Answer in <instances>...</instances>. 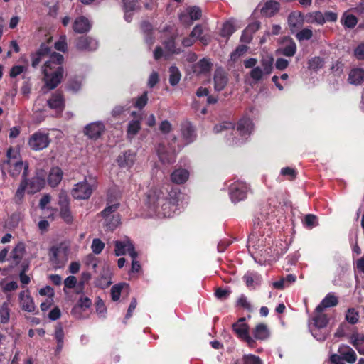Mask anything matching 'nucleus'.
<instances>
[{
	"label": "nucleus",
	"mask_w": 364,
	"mask_h": 364,
	"mask_svg": "<svg viewBox=\"0 0 364 364\" xmlns=\"http://www.w3.org/2000/svg\"><path fill=\"white\" fill-rule=\"evenodd\" d=\"M180 196L181 193L177 190L171 191L166 197L161 188L153 187L146 193L145 204L159 217H171L176 210Z\"/></svg>",
	"instance_id": "1"
},
{
	"label": "nucleus",
	"mask_w": 364,
	"mask_h": 364,
	"mask_svg": "<svg viewBox=\"0 0 364 364\" xmlns=\"http://www.w3.org/2000/svg\"><path fill=\"white\" fill-rule=\"evenodd\" d=\"M63 61V57L61 54L53 53L43 66L44 81L50 90L55 88L61 82L63 75L61 66Z\"/></svg>",
	"instance_id": "2"
},
{
	"label": "nucleus",
	"mask_w": 364,
	"mask_h": 364,
	"mask_svg": "<svg viewBox=\"0 0 364 364\" xmlns=\"http://www.w3.org/2000/svg\"><path fill=\"white\" fill-rule=\"evenodd\" d=\"M28 164H23L19 151L13 148H9L6 152V159L1 165L2 172L4 174L6 171L12 177L19 176L23 169V176L26 177L28 173Z\"/></svg>",
	"instance_id": "3"
},
{
	"label": "nucleus",
	"mask_w": 364,
	"mask_h": 364,
	"mask_svg": "<svg viewBox=\"0 0 364 364\" xmlns=\"http://www.w3.org/2000/svg\"><path fill=\"white\" fill-rule=\"evenodd\" d=\"M253 127V124L250 119H241L237 124V129L234 130L237 136L228 139L229 144L234 146L243 144L252 133Z\"/></svg>",
	"instance_id": "4"
},
{
	"label": "nucleus",
	"mask_w": 364,
	"mask_h": 364,
	"mask_svg": "<svg viewBox=\"0 0 364 364\" xmlns=\"http://www.w3.org/2000/svg\"><path fill=\"white\" fill-rule=\"evenodd\" d=\"M95 188V181L89 183L87 179H85L83 181L75 184L71 191V194L75 199L87 200L90 197Z\"/></svg>",
	"instance_id": "5"
},
{
	"label": "nucleus",
	"mask_w": 364,
	"mask_h": 364,
	"mask_svg": "<svg viewBox=\"0 0 364 364\" xmlns=\"http://www.w3.org/2000/svg\"><path fill=\"white\" fill-rule=\"evenodd\" d=\"M50 143L48 133L38 130L32 134L28 140V145L33 151H41L46 149Z\"/></svg>",
	"instance_id": "6"
},
{
	"label": "nucleus",
	"mask_w": 364,
	"mask_h": 364,
	"mask_svg": "<svg viewBox=\"0 0 364 364\" xmlns=\"http://www.w3.org/2000/svg\"><path fill=\"white\" fill-rule=\"evenodd\" d=\"M261 64L262 67L256 66L250 73L251 78L256 82L262 80L265 76L269 75L272 73L273 58H263Z\"/></svg>",
	"instance_id": "7"
},
{
	"label": "nucleus",
	"mask_w": 364,
	"mask_h": 364,
	"mask_svg": "<svg viewBox=\"0 0 364 364\" xmlns=\"http://www.w3.org/2000/svg\"><path fill=\"white\" fill-rule=\"evenodd\" d=\"M248 187L242 181L232 183L229 188V196L232 203H236L245 200L247 197Z\"/></svg>",
	"instance_id": "8"
},
{
	"label": "nucleus",
	"mask_w": 364,
	"mask_h": 364,
	"mask_svg": "<svg viewBox=\"0 0 364 364\" xmlns=\"http://www.w3.org/2000/svg\"><path fill=\"white\" fill-rule=\"evenodd\" d=\"M46 173L43 170L38 171L34 177L28 180H23L26 184V189L28 193L33 194L41 189H43L46 185L45 180Z\"/></svg>",
	"instance_id": "9"
},
{
	"label": "nucleus",
	"mask_w": 364,
	"mask_h": 364,
	"mask_svg": "<svg viewBox=\"0 0 364 364\" xmlns=\"http://www.w3.org/2000/svg\"><path fill=\"white\" fill-rule=\"evenodd\" d=\"M114 252L116 256H121L128 253L132 259H136L138 256L133 244L127 237L124 238L123 240H117L115 242Z\"/></svg>",
	"instance_id": "10"
},
{
	"label": "nucleus",
	"mask_w": 364,
	"mask_h": 364,
	"mask_svg": "<svg viewBox=\"0 0 364 364\" xmlns=\"http://www.w3.org/2000/svg\"><path fill=\"white\" fill-rule=\"evenodd\" d=\"M234 332L242 340L252 347L255 344V340L249 336L248 326L245 323V318H241L238 321L232 325Z\"/></svg>",
	"instance_id": "11"
},
{
	"label": "nucleus",
	"mask_w": 364,
	"mask_h": 364,
	"mask_svg": "<svg viewBox=\"0 0 364 364\" xmlns=\"http://www.w3.org/2000/svg\"><path fill=\"white\" fill-rule=\"evenodd\" d=\"M202 16V11L198 6H189L185 11L180 14V21L183 24L190 25L193 21L198 20Z\"/></svg>",
	"instance_id": "12"
},
{
	"label": "nucleus",
	"mask_w": 364,
	"mask_h": 364,
	"mask_svg": "<svg viewBox=\"0 0 364 364\" xmlns=\"http://www.w3.org/2000/svg\"><path fill=\"white\" fill-rule=\"evenodd\" d=\"M58 204L60 207V214L61 218L65 223H71L73 220V218L68 207L69 200L65 193L61 192L59 194Z\"/></svg>",
	"instance_id": "13"
},
{
	"label": "nucleus",
	"mask_w": 364,
	"mask_h": 364,
	"mask_svg": "<svg viewBox=\"0 0 364 364\" xmlns=\"http://www.w3.org/2000/svg\"><path fill=\"white\" fill-rule=\"evenodd\" d=\"M49 258L51 265L55 269H59L64 266L66 259L63 250L60 247H53L49 252Z\"/></svg>",
	"instance_id": "14"
},
{
	"label": "nucleus",
	"mask_w": 364,
	"mask_h": 364,
	"mask_svg": "<svg viewBox=\"0 0 364 364\" xmlns=\"http://www.w3.org/2000/svg\"><path fill=\"white\" fill-rule=\"evenodd\" d=\"M157 154L159 160L164 164H171L175 161V150L171 146L167 147L160 144L157 149Z\"/></svg>",
	"instance_id": "15"
},
{
	"label": "nucleus",
	"mask_w": 364,
	"mask_h": 364,
	"mask_svg": "<svg viewBox=\"0 0 364 364\" xmlns=\"http://www.w3.org/2000/svg\"><path fill=\"white\" fill-rule=\"evenodd\" d=\"M259 6L261 14L267 17L274 16L279 10V3L274 0H266Z\"/></svg>",
	"instance_id": "16"
},
{
	"label": "nucleus",
	"mask_w": 364,
	"mask_h": 364,
	"mask_svg": "<svg viewBox=\"0 0 364 364\" xmlns=\"http://www.w3.org/2000/svg\"><path fill=\"white\" fill-rule=\"evenodd\" d=\"M47 104L51 109H53L57 114H60L65 107V101L63 95L55 92L48 100Z\"/></svg>",
	"instance_id": "17"
},
{
	"label": "nucleus",
	"mask_w": 364,
	"mask_h": 364,
	"mask_svg": "<svg viewBox=\"0 0 364 364\" xmlns=\"http://www.w3.org/2000/svg\"><path fill=\"white\" fill-rule=\"evenodd\" d=\"M266 240L267 239L264 238L259 232H254L249 237L247 247L250 251L251 249L262 251L265 246Z\"/></svg>",
	"instance_id": "18"
},
{
	"label": "nucleus",
	"mask_w": 364,
	"mask_h": 364,
	"mask_svg": "<svg viewBox=\"0 0 364 364\" xmlns=\"http://www.w3.org/2000/svg\"><path fill=\"white\" fill-rule=\"evenodd\" d=\"M19 301L22 309L27 312H33L36 306L32 297L28 290L22 291L19 294Z\"/></svg>",
	"instance_id": "19"
},
{
	"label": "nucleus",
	"mask_w": 364,
	"mask_h": 364,
	"mask_svg": "<svg viewBox=\"0 0 364 364\" xmlns=\"http://www.w3.org/2000/svg\"><path fill=\"white\" fill-rule=\"evenodd\" d=\"M91 304L92 301L88 297H81L73 308L71 313L75 318H82L84 317L82 312L89 309Z\"/></svg>",
	"instance_id": "20"
},
{
	"label": "nucleus",
	"mask_w": 364,
	"mask_h": 364,
	"mask_svg": "<svg viewBox=\"0 0 364 364\" xmlns=\"http://www.w3.org/2000/svg\"><path fill=\"white\" fill-rule=\"evenodd\" d=\"M132 115L134 119L130 121L127 125V135L129 138H132L139 132L141 129V120L142 119L141 114L132 112Z\"/></svg>",
	"instance_id": "21"
},
{
	"label": "nucleus",
	"mask_w": 364,
	"mask_h": 364,
	"mask_svg": "<svg viewBox=\"0 0 364 364\" xmlns=\"http://www.w3.org/2000/svg\"><path fill=\"white\" fill-rule=\"evenodd\" d=\"M304 22L305 16L299 11L292 12L288 17V24L292 33L301 28Z\"/></svg>",
	"instance_id": "22"
},
{
	"label": "nucleus",
	"mask_w": 364,
	"mask_h": 364,
	"mask_svg": "<svg viewBox=\"0 0 364 364\" xmlns=\"http://www.w3.org/2000/svg\"><path fill=\"white\" fill-rule=\"evenodd\" d=\"M105 130V125L101 122L89 124L85 127V134L91 139H97L100 136Z\"/></svg>",
	"instance_id": "23"
},
{
	"label": "nucleus",
	"mask_w": 364,
	"mask_h": 364,
	"mask_svg": "<svg viewBox=\"0 0 364 364\" xmlns=\"http://www.w3.org/2000/svg\"><path fill=\"white\" fill-rule=\"evenodd\" d=\"M282 43V47L279 50L282 54L288 57L293 56L295 54L296 45L292 38L285 37L283 38Z\"/></svg>",
	"instance_id": "24"
},
{
	"label": "nucleus",
	"mask_w": 364,
	"mask_h": 364,
	"mask_svg": "<svg viewBox=\"0 0 364 364\" xmlns=\"http://www.w3.org/2000/svg\"><path fill=\"white\" fill-rule=\"evenodd\" d=\"M214 87L217 91H220L225 88L228 83V77L225 71L220 68L215 70L214 74Z\"/></svg>",
	"instance_id": "25"
},
{
	"label": "nucleus",
	"mask_w": 364,
	"mask_h": 364,
	"mask_svg": "<svg viewBox=\"0 0 364 364\" xmlns=\"http://www.w3.org/2000/svg\"><path fill=\"white\" fill-rule=\"evenodd\" d=\"M117 161L121 168H129L134 164L135 154L130 151H125L118 156Z\"/></svg>",
	"instance_id": "26"
},
{
	"label": "nucleus",
	"mask_w": 364,
	"mask_h": 364,
	"mask_svg": "<svg viewBox=\"0 0 364 364\" xmlns=\"http://www.w3.org/2000/svg\"><path fill=\"white\" fill-rule=\"evenodd\" d=\"M97 46V41L90 37H81L77 43V49L81 50H95Z\"/></svg>",
	"instance_id": "27"
},
{
	"label": "nucleus",
	"mask_w": 364,
	"mask_h": 364,
	"mask_svg": "<svg viewBox=\"0 0 364 364\" xmlns=\"http://www.w3.org/2000/svg\"><path fill=\"white\" fill-rule=\"evenodd\" d=\"M190 176V173L185 168H177L171 174V181L176 184H183L186 183Z\"/></svg>",
	"instance_id": "28"
},
{
	"label": "nucleus",
	"mask_w": 364,
	"mask_h": 364,
	"mask_svg": "<svg viewBox=\"0 0 364 364\" xmlns=\"http://www.w3.org/2000/svg\"><path fill=\"white\" fill-rule=\"evenodd\" d=\"M90 27L89 20L83 16L77 18L73 24L74 31L79 33L87 32Z\"/></svg>",
	"instance_id": "29"
},
{
	"label": "nucleus",
	"mask_w": 364,
	"mask_h": 364,
	"mask_svg": "<svg viewBox=\"0 0 364 364\" xmlns=\"http://www.w3.org/2000/svg\"><path fill=\"white\" fill-rule=\"evenodd\" d=\"M63 178V171L59 167H53L48 176V183L51 187L57 186Z\"/></svg>",
	"instance_id": "30"
},
{
	"label": "nucleus",
	"mask_w": 364,
	"mask_h": 364,
	"mask_svg": "<svg viewBox=\"0 0 364 364\" xmlns=\"http://www.w3.org/2000/svg\"><path fill=\"white\" fill-rule=\"evenodd\" d=\"M349 83L360 85L364 81V70L362 68H353L350 70L348 79Z\"/></svg>",
	"instance_id": "31"
},
{
	"label": "nucleus",
	"mask_w": 364,
	"mask_h": 364,
	"mask_svg": "<svg viewBox=\"0 0 364 364\" xmlns=\"http://www.w3.org/2000/svg\"><path fill=\"white\" fill-rule=\"evenodd\" d=\"M337 304V297L332 294H328L322 300L321 304L316 307V311L318 313L322 312L324 309L335 306Z\"/></svg>",
	"instance_id": "32"
},
{
	"label": "nucleus",
	"mask_w": 364,
	"mask_h": 364,
	"mask_svg": "<svg viewBox=\"0 0 364 364\" xmlns=\"http://www.w3.org/2000/svg\"><path fill=\"white\" fill-rule=\"evenodd\" d=\"M350 341L360 354L364 355V336L363 334L358 333H353L350 336Z\"/></svg>",
	"instance_id": "33"
},
{
	"label": "nucleus",
	"mask_w": 364,
	"mask_h": 364,
	"mask_svg": "<svg viewBox=\"0 0 364 364\" xmlns=\"http://www.w3.org/2000/svg\"><path fill=\"white\" fill-rule=\"evenodd\" d=\"M338 353L343 360L353 363L356 360V354L355 351L349 346H343L339 348Z\"/></svg>",
	"instance_id": "34"
},
{
	"label": "nucleus",
	"mask_w": 364,
	"mask_h": 364,
	"mask_svg": "<svg viewBox=\"0 0 364 364\" xmlns=\"http://www.w3.org/2000/svg\"><path fill=\"white\" fill-rule=\"evenodd\" d=\"M305 21L309 23H317L318 25H323L325 23V18L323 14L320 11H314L308 13L305 16Z\"/></svg>",
	"instance_id": "35"
},
{
	"label": "nucleus",
	"mask_w": 364,
	"mask_h": 364,
	"mask_svg": "<svg viewBox=\"0 0 364 364\" xmlns=\"http://www.w3.org/2000/svg\"><path fill=\"white\" fill-rule=\"evenodd\" d=\"M182 136L187 144L191 143L195 139V131L190 124L187 123L183 125Z\"/></svg>",
	"instance_id": "36"
},
{
	"label": "nucleus",
	"mask_w": 364,
	"mask_h": 364,
	"mask_svg": "<svg viewBox=\"0 0 364 364\" xmlns=\"http://www.w3.org/2000/svg\"><path fill=\"white\" fill-rule=\"evenodd\" d=\"M10 304L4 301L0 306V322L3 324L8 323L10 320Z\"/></svg>",
	"instance_id": "37"
},
{
	"label": "nucleus",
	"mask_w": 364,
	"mask_h": 364,
	"mask_svg": "<svg viewBox=\"0 0 364 364\" xmlns=\"http://www.w3.org/2000/svg\"><path fill=\"white\" fill-rule=\"evenodd\" d=\"M234 364H262L261 359L255 355H244L242 358L237 359Z\"/></svg>",
	"instance_id": "38"
},
{
	"label": "nucleus",
	"mask_w": 364,
	"mask_h": 364,
	"mask_svg": "<svg viewBox=\"0 0 364 364\" xmlns=\"http://www.w3.org/2000/svg\"><path fill=\"white\" fill-rule=\"evenodd\" d=\"M314 325L318 328H325L328 323V316L322 314V312H317L316 311V315L314 317Z\"/></svg>",
	"instance_id": "39"
},
{
	"label": "nucleus",
	"mask_w": 364,
	"mask_h": 364,
	"mask_svg": "<svg viewBox=\"0 0 364 364\" xmlns=\"http://www.w3.org/2000/svg\"><path fill=\"white\" fill-rule=\"evenodd\" d=\"M341 21L343 26L349 28L355 27L358 23L357 18L348 12L343 14Z\"/></svg>",
	"instance_id": "40"
},
{
	"label": "nucleus",
	"mask_w": 364,
	"mask_h": 364,
	"mask_svg": "<svg viewBox=\"0 0 364 364\" xmlns=\"http://www.w3.org/2000/svg\"><path fill=\"white\" fill-rule=\"evenodd\" d=\"M254 336L256 339L264 340L268 338L269 331L264 324L257 325L254 330Z\"/></svg>",
	"instance_id": "41"
},
{
	"label": "nucleus",
	"mask_w": 364,
	"mask_h": 364,
	"mask_svg": "<svg viewBox=\"0 0 364 364\" xmlns=\"http://www.w3.org/2000/svg\"><path fill=\"white\" fill-rule=\"evenodd\" d=\"M211 68V62L208 59L203 58L196 65L195 70L200 73H206L210 70Z\"/></svg>",
	"instance_id": "42"
},
{
	"label": "nucleus",
	"mask_w": 364,
	"mask_h": 364,
	"mask_svg": "<svg viewBox=\"0 0 364 364\" xmlns=\"http://www.w3.org/2000/svg\"><path fill=\"white\" fill-rule=\"evenodd\" d=\"M244 280L246 283V285L254 289L257 285L259 284L260 279L259 277L252 273H247L244 276Z\"/></svg>",
	"instance_id": "43"
},
{
	"label": "nucleus",
	"mask_w": 364,
	"mask_h": 364,
	"mask_svg": "<svg viewBox=\"0 0 364 364\" xmlns=\"http://www.w3.org/2000/svg\"><path fill=\"white\" fill-rule=\"evenodd\" d=\"M124 288H128V284L126 283H121L114 285L111 289V295L113 301H118L121 294V292Z\"/></svg>",
	"instance_id": "44"
},
{
	"label": "nucleus",
	"mask_w": 364,
	"mask_h": 364,
	"mask_svg": "<svg viewBox=\"0 0 364 364\" xmlns=\"http://www.w3.org/2000/svg\"><path fill=\"white\" fill-rule=\"evenodd\" d=\"M124 18L127 22H129L128 19V12H132L136 9L138 7L137 0H124Z\"/></svg>",
	"instance_id": "45"
},
{
	"label": "nucleus",
	"mask_w": 364,
	"mask_h": 364,
	"mask_svg": "<svg viewBox=\"0 0 364 364\" xmlns=\"http://www.w3.org/2000/svg\"><path fill=\"white\" fill-rule=\"evenodd\" d=\"M170 76L169 82L171 85H176L181 80V73L178 69L175 66H171L169 69Z\"/></svg>",
	"instance_id": "46"
},
{
	"label": "nucleus",
	"mask_w": 364,
	"mask_h": 364,
	"mask_svg": "<svg viewBox=\"0 0 364 364\" xmlns=\"http://www.w3.org/2000/svg\"><path fill=\"white\" fill-rule=\"evenodd\" d=\"M111 283L110 272L109 267H107L101 278L97 282V285L102 288H105L109 286Z\"/></svg>",
	"instance_id": "47"
},
{
	"label": "nucleus",
	"mask_w": 364,
	"mask_h": 364,
	"mask_svg": "<svg viewBox=\"0 0 364 364\" xmlns=\"http://www.w3.org/2000/svg\"><path fill=\"white\" fill-rule=\"evenodd\" d=\"M235 31L233 23L230 21L225 22L222 27L220 35L223 37L229 38Z\"/></svg>",
	"instance_id": "48"
},
{
	"label": "nucleus",
	"mask_w": 364,
	"mask_h": 364,
	"mask_svg": "<svg viewBox=\"0 0 364 364\" xmlns=\"http://www.w3.org/2000/svg\"><path fill=\"white\" fill-rule=\"evenodd\" d=\"M48 52V49L46 47L41 46L37 53L32 57V66L36 67L41 61V57Z\"/></svg>",
	"instance_id": "49"
},
{
	"label": "nucleus",
	"mask_w": 364,
	"mask_h": 364,
	"mask_svg": "<svg viewBox=\"0 0 364 364\" xmlns=\"http://www.w3.org/2000/svg\"><path fill=\"white\" fill-rule=\"evenodd\" d=\"M118 204L114 203L112 205H108L102 212V216L106 219V220L109 219V217L112 216V213H114L118 208Z\"/></svg>",
	"instance_id": "50"
},
{
	"label": "nucleus",
	"mask_w": 364,
	"mask_h": 364,
	"mask_svg": "<svg viewBox=\"0 0 364 364\" xmlns=\"http://www.w3.org/2000/svg\"><path fill=\"white\" fill-rule=\"evenodd\" d=\"M233 129V124L231 122H223L220 124H217L214 127V132L215 133L226 132L232 131Z\"/></svg>",
	"instance_id": "51"
},
{
	"label": "nucleus",
	"mask_w": 364,
	"mask_h": 364,
	"mask_svg": "<svg viewBox=\"0 0 364 364\" xmlns=\"http://www.w3.org/2000/svg\"><path fill=\"white\" fill-rule=\"evenodd\" d=\"M312 36L313 32L308 28L302 29L296 34V37L299 41L309 40Z\"/></svg>",
	"instance_id": "52"
},
{
	"label": "nucleus",
	"mask_w": 364,
	"mask_h": 364,
	"mask_svg": "<svg viewBox=\"0 0 364 364\" xmlns=\"http://www.w3.org/2000/svg\"><path fill=\"white\" fill-rule=\"evenodd\" d=\"M104 223L108 229L112 230L119 224V218L118 215H112L107 220L105 219Z\"/></svg>",
	"instance_id": "53"
},
{
	"label": "nucleus",
	"mask_w": 364,
	"mask_h": 364,
	"mask_svg": "<svg viewBox=\"0 0 364 364\" xmlns=\"http://www.w3.org/2000/svg\"><path fill=\"white\" fill-rule=\"evenodd\" d=\"M304 225L308 228H313L318 225L317 218L314 215H306L304 220Z\"/></svg>",
	"instance_id": "54"
},
{
	"label": "nucleus",
	"mask_w": 364,
	"mask_h": 364,
	"mask_svg": "<svg viewBox=\"0 0 364 364\" xmlns=\"http://www.w3.org/2000/svg\"><path fill=\"white\" fill-rule=\"evenodd\" d=\"M323 60L319 57L312 58L309 60V68L314 70H317L322 68Z\"/></svg>",
	"instance_id": "55"
},
{
	"label": "nucleus",
	"mask_w": 364,
	"mask_h": 364,
	"mask_svg": "<svg viewBox=\"0 0 364 364\" xmlns=\"http://www.w3.org/2000/svg\"><path fill=\"white\" fill-rule=\"evenodd\" d=\"M247 50V47L245 45L239 46L234 52L231 53V60H237L240 56L244 55Z\"/></svg>",
	"instance_id": "56"
},
{
	"label": "nucleus",
	"mask_w": 364,
	"mask_h": 364,
	"mask_svg": "<svg viewBox=\"0 0 364 364\" xmlns=\"http://www.w3.org/2000/svg\"><path fill=\"white\" fill-rule=\"evenodd\" d=\"M26 189V184L25 183L24 181H21L19 187L18 188V189L16 192L15 197H14V200L16 203H21L22 201L23 196H24V191Z\"/></svg>",
	"instance_id": "57"
},
{
	"label": "nucleus",
	"mask_w": 364,
	"mask_h": 364,
	"mask_svg": "<svg viewBox=\"0 0 364 364\" xmlns=\"http://www.w3.org/2000/svg\"><path fill=\"white\" fill-rule=\"evenodd\" d=\"M105 247V243L102 242L100 239L95 238L93 240L91 249L95 254H100Z\"/></svg>",
	"instance_id": "58"
},
{
	"label": "nucleus",
	"mask_w": 364,
	"mask_h": 364,
	"mask_svg": "<svg viewBox=\"0 0 364 364\" xmlns=\"http://www.w3.org/2000/svg\"><path fill=\"white\" fill-rule=\"evenodd\" d=\"M165 48L168 53H179L181 52L180 49H178L175 46L174 39L173 38H170L168 41L164 43Z\"/></svg>",
	"instance_id": "59"
},
{
	"label": "nucleus",
	"mask_w": 364,
	"mask_h": 364,
	"mask_svg": "<svg viewBox=\"0 0 364 364\" xmlns=\"http://www.w3.org/2000/svg\"><path fill=\"white\" fill-rule=\"evenodd\" d=\"M346 320L350 323H355L358 321V314L354 309H349L346 315Z\"/></svg>",
	"instance_id": "60"
},
{
	"label": "nucleus",
	"mask_w": 364,
	"mask_h": 364,
	"mask_svg": "<svg viewBox=\"0 0 364 364\" xmlns=\"http://www.w3.org/2000/svg\"><path fill=\"white\" fill-rule=\"evenodd\" d=\"M55 48L60 51H65L67 49L66 36H63L60 39L55 43Z\"/></svg>",
	"instance_id": "61"
},
{
	"label": "nucleus",
	"mask_w": 364,
	"mask_h": 364,
	"mask_svg": "<svg viewBox=\"0 0 364 364\" xmlns=\"http://www.w3.org/2000/svg\"><path fill=\"white\" fill-rule=\"evenodd\" d=\"M26 70V68L23 65H15L12 67V68L10 70V77H16V76L19 75L20 74L23 73Z\"/></svg>",
	"instance_id": "62"
},
{
	"label": "nucleus",
	"mask_w": 364,
	"mask_h": 364,
	"mask_svg": "<svg viewBox=\"0 0 364 364\" xmlns=\"http://www.w3.org/2000/svg\"><path fill=\"white\" fill-rule=\"evenodd\" d=\"M23 247L21 245L16 246L12 251V257L16 262H18L23 255Z\"/></svg>",
	"instance_id": "63"
},
{
	"label": "nucleus",
	"mask_w": 364,
	"mask_h": 364,
	"mask_svg": "<svg viewBox=\"0 0 364 364\" xmlns=\"http://www.w3.org/2000/svg\"><path fill=\"white\" fill-rule=\"evenodd\" d=\"M355 56L359 60H364V43L360 44L354 50Z\"/></svg>",
	"instance_id": "64"
}]
</instances>
